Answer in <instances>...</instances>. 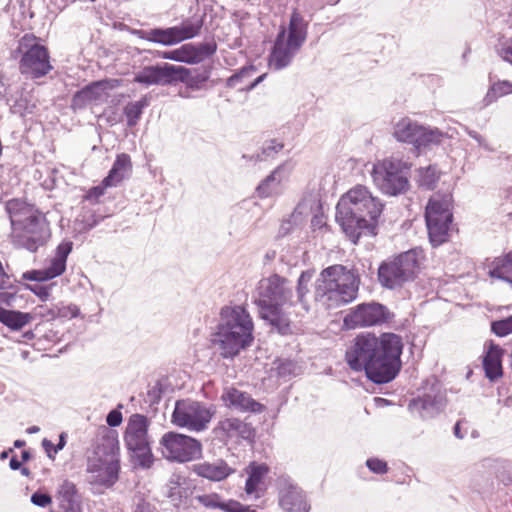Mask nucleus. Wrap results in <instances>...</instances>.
Masks as SVG:
<instances>
[{
  "mask_svg": "<svg viewBox=\"0 0 512 512\" xmlns=\"http://www.w3.org/2000/svg\"><path fill=\"white\" fill-rule=\"evenodd\" d=\"M402 337L395 333L357 335L345 353L348 366L357 372L364 371L375 384H387L399 374L402 366Z\"/></svg>",
  "mask_w": 512,
  "mask_h": 512,
  "instance_id": "obj_1",
  "label": "nucleus"
},
{
  "mask_svg": "<svg viewBox=\"0 0 512 512\" xmlns=\"http://www.w3.org/2000/svg\"><path fill=\"white\" fill-rule=\"evenodd\" d=\"M384 204L365 186H356L343 195L336 206L335 219L354 244L362 233L377 235L378 220Z\"/></svg>",
  "mask_w": 512,
  "mask_h": 512,
  "instance_id": "obj_2",
  "label": "nucleus"
},
{
  "mask_svg": "<svg viewBox=\"0 0 512 512\" xmlns=\"http://www.w3.org/2000/svg\"><path fill=\"white\" fill-rule=\"evenodd\" d=\"M254 341V323L243 305H225L220 309L219 320L212 342L220 349L224 359H233L249 348Z\"/></svg>",
  "mask_w": 512,
  "mask_h": 512,
  "instance_id": "obj_3",
  "label": "nucleus"
},
{
  "mask_svg": "<svg viewBox=\"0 0 512 512\" xmlns=\"http://www.w3.org/2000/svg\"><path fill=\"white\" fill-rule=\"evenodd\" d=\"M314 273V269L302 271L297 279L295 292L287 278L276 273L270 275L260 282L255 304L258 308L276 307L277 309L299 306L300 310L296 312L297 316L309 313L311 307L307 300V294L310 291L309 284Z\"/></svg>",
  "mask_w": 512,
  "mask_h": 512,
  "instance_id": "obj_4",
  "label": "nucleus"
},
{
  "mask_svg": "<svg viewBox=\"0 0 512 512\" xmlns=\"http://www.w3.org/2000/svg\"><path fill=\"white\" fill-rule=\"evenodd\" d=\"M20 206V201L16 199L9 201L6 206L12 226L20 229L14 242L18 247L36 252L40 247L46 245L51 237L49 223L39 210L26 213Z\"/></svg>",
  "mask_w": 512,
  "mask_h": 512,
  "instance_id": "obj_5",
  "label": "nucleus"
},
{
  "mask_svg": "<svg viewBox=\"0 0 512 512\" xmlns=\"http://www.w3.org/2000/svg\"><path fill=\"white\" fill-rule=\"evenodd\" d=\"M423 258V250L420 247H415L382 261L377 271L380 285L383 288L394 290L403 287L407 282L414 281Z\"/></svg>",
  "mask_w": 512,
  "mask_h": 512,
  "instance_id": "obj_6",
  "label": "nucleus"
},
{
  "mask_svg": "<svg viewBox=\"0 0 512 512\" xmlns=\"http://www.w3.org/2000/svg\"><path fill=\"white\" fill-rule=\"evenodd\" d=\"M150 424V419L144 414L135 413L128 419L123 440L134 468L147 470L155 462L148 434Z\"/></svg>",
  "mask_w": 512,
  "mask_h": 512,
  "instance_id": "obj_7",
  "label": "nucleus"
},
{
  "mask_svg": "<svg viewBox=\"0 0 512 512\" xmlns=\"http://www.w3.org/2000/svg\"><path fill=\"white\" fill-rule=\"evenodd\" d=\"M424 217L431 245L438 247L447 242L453 221L451 195L431 197L425 207Z\"/></svg>",
  "mask_w": 512,
  "mask_h": 512,
  "instance_id": "obj_8",
  "label": "nucleus"
},
{
  "mask_svg": "<svg viewBox=\"0 0 512 512\" xmlns=\"http://www.w3.org/2000/svg\"><path fill=\"white\" fill-rule=\"evenodd\" d=\"M410 164L397 158H386L374 165L372 178L382 193L398 196L408 191Z\"/></svg>",
  "mask_w": 512,
  "mask_h": 512,
  "instance_id": "obj_9",
  "label": "nucleus"
},
{
  "mask_svg": "<svg viewBox=\"0 0 512 512\" xmlns=\"http://www.w3.org/2000/svg\"><path fill=\"white\" fill-rule=\"evenodd\" d=\"M17 51L22 53L19 62L22 74H29L32 78H40L53 69L48 48L41 44L33 34H25L19 40Z\"/></svg>",
  "mask_w": 512,
  "mask_h": 512,
  "instance_id": "obj_10",
  "label": "nucleus"
},
{
  "mask_svg": "<svg viewBox=\"0 0 512 512\" xmlns=\"http://www.w3.org/2000/svg\"><path fill=\"white\" fill-rule=\"evenodd\" d=\"M393 136L398 142L411 144L419 153L432 145H439L444 133L438 128L425 127L404 117L394 125Z\"/></svg>",
  "mask_w": 512,
  "mask_h": 512,
  "instance_id": "obj_11",
  "label": "nucleus"
},
{
  "mask_svg": "<svg viewBox=\"0 0 512 512\" xmlns=\"http://www.w3.org/2000/svg\"><path fill=\"white\" fill-rule=\"evenodd\" d=\"M162 456L176 463L191 462L202 457V443L183 433L168 431L159 441Z\"/></svg>",
  "mask_w": 512,
  "mask_h": 512,
  "instance_id": "obj_12",
  "label": "nucleus"
},
{
  "mask_svg": "<svg viewBox=\"0 0 512 512\" xmlns=\"http://www.w3.org/2000/svg\"><path fill=\"white\" fill-rule=\"evenodd\" d=\"M214 411L199 401L177 400L171 415V422L177 427L200 432L207 428Z\"/></svg>",
  "mask_w": 512,
  "mask_h": 512,
  "instance_id": "obj_13",
  "label": "nucleus"
},
{
  "mask_svg": "<svg viewBox=\"0 0 512 512\" xmlns=\"http://www.w3.org/2000/svg\"><path fill=\"white\" fill-rule=\"evenodd\" d=\"M446 403V394L441 383L432 379L427 380L422 392L409 401L408 409L412 413H417L422 420H430L444 411Z\"/></svg>",
  "mask_w": 512,
  "mask_h": 512,
  "instance_id": "obj_14",
  "label": "nucleus"
},
{
  "mask_svg": "<svg viewBox=\"0 0 512 512\" xmlns=\"http://www.w3.org/2000/svg\"><path fill=\"white\" fill-rule=\"evenodd\" d=\"M319 6H308L307 0H297L292 8L288 26L281 25L279 31L284 32V41L288 46H297L301 49L308 35L309 21Z\"/></svg>",
  "mask_w": 512,
  "mask_h": 512,
  "instance_id": "obj_15",
  "label": "nucleus"
},
{
  "mask_svg": "<svg viewBox=\"0 0 512 512\" xmlns=\"http://www.w3.org/2000/svg\"><path fill=\"white\" fill-rule=\"evenodd\" d=\"M395 317L388 307L382 303L371 301L358 304L344 317V325L356 327L377 326L389 322Z\"/></svg>",
  "mask_w": 512,
  "mask_h": 512,
  "instance_id": "obj_16",
  "label": "nucleus"
},
{
  "mask_svg": "<svg viewBox=\"0 0 512 512\" xmlns=\"http://www.w3.org/2000/svg\"><path fill=\"white\" fill-rule=\"evenodd\" d=\"M120 85L119 79L105 78L95 80L81 89L77 90L71 99V108L75 110H82L90 103H96L103 98V95L108 90H113Z\"/></svg>",
  "mask_w": 512,
  "mask_h": 512,
  "instance_id": "obj_17",
  "label": "nucleus"
},
{
  "mask_svg": "<svg viewBox=\"0 0 512 512\" xmlns=\"http://www.w3.org/2000/svg\"><path fill=\"white\" fill-rule=\"evenodd\" d=\"M279 506L283 512H309L310 504L305 492L298 485L284 480L279 488Z\"/></svg>",
  "mask_w": 512,
  "mask_h": 512,
  "instance_id": "obj_18",
  "label": "nucleus"
},
{
  "mask_svg": "<svg viewBox=\"0 0 512 512\" xmlns=\"http://www.w3.org/2000/svg\"><path fill=\"white\" fill-rule=\"evenodd\" d=\"M175 72L173 64L148 65L134 73L133 82L144 86L172 85V78Z\"/></svg>",
  "mask_w": 512,
  "mask_h": 512,
  "instance_id": "obj_19",
  "label": "nucleus"
},
{
  "mask_svg": "<svg viewBox=\"0 0 512 512\" xmlns=\"http://www.w3.org/2000/svg\"><path fill=\"white\" fill-rule=\"evenodd\" d=\"M175 73L172 78V85L181 82L185 83L186 88L192 91L200 90L209 80L212 66H202L200 68H187L185 66L173 65Z\"/></svg>",
  "mask_w": 512,
  "mask_h": 512,
  "instance_id": "obj_20",
  "label": "nucleus"
},
{
  "mask_svg": "<svg viewBox=\"0 0 512 512\" xmlns=\"http://www.w3.org/2000/svg\"><path fill=\"white\" fill-rule=\"evenodd\" d=\"M191 472L212 482H221L235 472V469L221 459L204 460L191 466Z\"/></svg>",
  "mask_w": 512,
  "mask_h": 512,
  "instance_id": "obj_21",
  "label": "nucleus"
},
{
  "mask_svg": "<svg viewBox=\"0 0 512 512\" xmlns=\"http://www.w3.org/2000/svg\"><path fill=\"white\" fill-rule=\"evenodd\" d=\"M221 399L225 405L239 412L261 413L265 406L253 399L247 392L234 387L224 389Z\"/></svg>",
  "mask_w": 512,
  "mask_h": 512,
  "instance_id": "obj_22",
  "label": "nucleus"
},
{
  "mask_svg": "<svg viewBox=\"0 0 512 512\" xmlns=\"http://www.w3.org/2000/svg\"><path fill=\"white\" fill-rule=\"evenodd\" d=\"M299 50L297 46H288L284 32L278 31L269 54V66L276 71L286 68Z\"/></svg>",
  "mask_w": 512,
  "mask_h": 512,
  "instance_id": "obj_23",
  "label": "nucleus"
},
{
  "mask_svg": "<svg viewBox=\"0 0 512 512\" xmlns=\"http://www.w3.org/2000/svg\"><path fill=\"white\" fill-rule=\"evenodd\" d=\"M259 316L271 328L281 336L292 334L291 320L284 309L280 308H258Z\"/></svg>",
  "mask_w": 512,
  "mask_h": 512,
  "instance_id": "obj_24",
  "label": "nucleus"
},
{
  "mask_svg": "<svg viewBox=\"0 0 512 512\" xmlns=\"http://www.w3.org/2000/svg\"><path fill=\"white\" fill-rule=\"evenodd\" d=\"M57 496L63 512H82V495L72 481L64 480L58 487Z\"/></svg>",
  "mask_w": 512,
  "mask_h": 512,
  "instance_id": "obj_25",
  "label": "nucleus"
},
{
  "mask_svg": "<svg viewBox=\"0 0 512 512\" xmlns=\"http://www.w3.org/2000/svg\"><path fill=\"white\" fill-rule=\"evenodd\" d=\"M99 439L94 448L97 456H109L110 459L119 458L118 432L107 426H101L98 430Z\"/></svg>",
  "mask_w": 512,
  "mask_h": 512,
  "instance_id": "obj_26",
  "label": "nucleus"
},
{
  "mask_svg": "<svg viewBox=\"0 0 512 512\" xmlns=\"http://www.w3.org/2000/svg\"><path fill=\"white\" fill-rule=\"evenodd\" d=\"M503 349L495 344L493 341H490L487 351L483 356L482 366L485 372V376L490 381H496L503 375L502 369V356Z\"/></svg>",
  "mask_w": 512,
  "mask_h": 512,
  "instance_id": "obj_27",
  "label": "nucleus"
},
{
  "mask_svg": "<svg viewBox=\"0 0 512 512\" xmlns=\"http://www.w3.org/2000/svg\"><path fill=\"white\" fill-rule=\"evenodd\" d=\"M134 34L140 39L163 46H172L181 42V38L178 37V30L175 26L167 28L157 27L149 30H135Z\"/></svg>",
  "mask_w": 512,
  "mask_h": 512,
  "instance_id": "obj_28",
  "label": "nucleus"
},
{
  "mask_svg": "<svg viewBox=\"0 0 512 512\" xmlns=\"http://www.w3.org/2000/svg\"><path fill=\"white\" fill-rule=\"evenodd\" d=\"M132 171L131 157L127 153L116 156L112 167L104 177V185L117 187Z\"/></svg>",
  "mask_w": 512,
  "mask_h": 512,
  "instance_id": "obj_29",
  "label": "nucleus"
},
{
  "mask_svg": "<svg viewBox=\"0 0 512 512\" xmlns=\"http://www.w3.org/2000/svg\"><path fill=\"white\" fill-rule=\"evenodd\" d=\"M339 287L335 288L333 292L334 299L338 305H345L353 302L357 296L360 285V276L356 272L353 275H348L342 282L338 283Z\"/></svg>",
  "mask_w": 512,
  "mask_h": 512,
  "instance_id": "obj_30",
  "label": "nucleus"
},
{
  "mask_svg": "<svg viewBox=\"0 0 512 512\" xmlns=\"http://www.w3.org/2000/svg\"><path fill=\"white\" fill-rule=\"evenodd\" d=\"M491 278L499 279L512 286V251L496 257L488 271Z\"/></svg>",
  "mask_w": 512,
  "mask_h": 512,
  "instance_id": "obj_31",
  "label": "nucleus"
},
{
  "mask_svg": "<svg viewBox=\"0 0 512 512\" xmlns=\"http://www.w3.org/2000/svg\"><path fill=\"white\" fill-rule=\"evenodd\" d=\"M32 320L33 315L29 312L5 309L0 305V323L10 330L19 331Z\"/></svg>",
  "mask_w": 512,
  "mask_h": 512,
  "instance_id": "obj_32",
  "label": "nucleus"
},
{
  "mask_svg": "<svg viewBox=\"0 0 512 512\" xmlns=\"http://www.w3.org/2000/svg\"><path fill=\"white\" fill-rule=\"evenodd\" d=\"M283 165L276 167L257 186L256 191L260 198H268L278 193L283 180Z\"/></svg>",
  "mask_w": 512,
  "mask_h": 512,
  "instance_id": "obj_33",
  "label": "nucleus"
},
{
  "mask_svg": "<svg viewBox=\"0 0 512 512\" xmlns=\"http://www.w3.org/2000/svg\"><path fill=\"white\" fill-rule=\"evenodd\" d=\"M216 51L217 44L213 39L200 43H187L188 61L191 65L203 62L213 56Z\"/></svg>",
  "mask_w": 512,
  "mask_h": 512,
  "instance_id": "obj_34",
  "label": "nucleus"
},
{
  "mask_svg": "<svg viewBox=\"0 0 512 512\" xmlns=\"http://www.w3.org/2000/svg\"><path fill=\"white\" fill-rule=\"evenodd\" d=\"M269 468L266 464L251 462L246 468L247 479L245 481V492L252 495L257 492L260 483L264 480Z\"/></svg>",
  "mask_w": 512,
  "mask_h": 512,
  "instance_id": "obj_35",
  "label": "nucleus"
},
{
  "mask_svg": "<svg viewBox=\"0 0 512 512\" xmlns=\"http://www.w3.org/2000/svg\"><path fill=\"white\" fill-rule=\"evenodd\" d=\"M205 17V12L200 16L195 14L192 17L183 19L179 25L175 26V28L178 30V37L181 38V42L184 40L192 39L199 35L204 25Z\"/></svg>",
  "mask_w": 512,
  "mask_h": 512,
  "instance_id": "obj_36",
  "label": "nucleus"
},
{
  "mask_svg": "<svg viewBox=\"0 0 512 512\" xmlns=\"http://www.w3.org/2000/svg\"><path fill=\"white\" fill-rule=\"evenodd\" d=\"M222 428L228 433H236L242 439L253 443L256 437V430L250 424L238 418H227L221 422Z\"/></svg>",
  "mask_w": 512,
  "mask_h": 512,
  "instance_id": "obj_37",
  "label": "nucleus"
},
{
  "mask_svg": "<svg viewBox=\"0 0 512 512\" xmlns=\"http://www.w3.org/2000/svg\"><path fill=\"white\" fill-rule=\"evenodd\" d=\"M150 104V97L148 95L142 96L138 101L128 102L124 109L123 113L126 117V122L128 127H134L137 125L140 120L143 111Z\"/></svg>",
  "mask_w": 512,
  "mask_h": 512,
  "instance_id": "obj_38",
  "label": "nucleus"
},
{
  "mask_svg": "<svg viewBox=\"0 0 512 512\" xmlns=\"http://www.w3.org/2000/svg\"><path fill=\"white\" fill-rule=\"evenodd\" d=\"M283 148L284 144L282 142L270 139L262 144L260 152L250 156L244 154L243 158L255 162L267 161L268 159H273Z\"/></svg>",
  "mask_w": 512,
  "mask_h": 512,
  "instance_id": "obj_39",
  "label": "nucleus"
},
{
  "mask_svg": "<svg viewBox=\"0 0 512 512\" xmlns=\"http://www.w3.org/2000/svg\"><path fill=\"white\" fill-rule=\"evenodd\" d=\"M356 272L358 271L355 269H348L344 265L335 264L323 269L320 275L328 281L330 286L337 288L339 287L338 283L342 282L344 278H348V275H353Z\"/></svg>",
  "mask_w": 512,
  "mask_h": 512,
  "instance_id": "obj_40",
  "label": "nucleus"
},
{
  "mask_svg": "<svg viewBox=\"0 0 512 512\" xmlns=\"http://www.w3.org/2000/svg\"><path fill=\"white\" fill-rule=\"evenodd\" d=\"M439 181V175L433 166L418 169L417 183L420 187L433 190Z\"/></svg>",
  "mask_w": 512,
  "mask_h": 512,
  "instance_id": "obj_41",
  "label": "nucleus"
},
{
  "mask_svg": "<svg viewBox=\"0 0 512 512\" xmlns=\"http://www.w3.org/2000/svg\"><path fill=\"white\" fill-rule=\"evenodd\" d=\"M512 93V82L508 80L498 81L494 83L488 90L484 101L486 105L491 104L499 97Z\"/></svg>",
  "mask_w": 512,
  "mask_h": 512,
  "instance_id": "obj_42",
  "label": "nucleus"
},
{
  "mask_svg": "<svg viewBox=\"0 0 512 512\" xmlns=\"http://www.w3.org/2000/svg\"><path fill=\"white\" fill-rule=\"evenodd\" d=\"M120 460L119 458L109 459L105 464L102 475L104 476V487H112L119 479Z\"/></svg>",
  "mask_w": 512,
  "mask_h": 512,
  "instance_id": "obj_43",
  "label": "nucleus"
},
{
  "mask_svg": "<svg viewBox=\"0 0 512 512\" xmlns=\"http://www.w3.org/2000/svg\"><path fill=\"white\" fill-rule=\"evenodd\" d=\"M166 496L169 498L174 507H180L183 499L186 497V489L180 487L177 479L171 478L168 484Z\"/></svg>",
  "mask_w": 512,
  "mask_h": 512,
  "instance_id": "obj_44",
  "label": "nucleus"
},
{
  "mask_svg": "<svg viewBox=\"0 0 512 512\" xmlns=\"http://www.w3.org/2000/svg\"><path fill=\"white\" fill-rule=\"evenodd\" d=\"M335 291V288L333 286H330L328 281L326 279H323L321 275H319L318 279L315 282V289H314V298L316 301H322L325 297H327L328 300L333 301L334 296L333 292Z\"/></svg>",
  "mask_w": 512,
  "mask_h": 512,
  "instance_id": "obj_45",
  "label": "nucleus"
},
{
  "mask_svg": "<svg viewBox=\"0 0 512 512\" xmlns=\"http://www.w3.org/2000/svg\"><path fill=\"white\" fill-rule=\"evenodd\" d=\"M155 56L167 59V60H173L176 62H182L189 64L188 61V52H187V43L183 44L179 48L169 50V51H157Z\"/></svg>",
  "mask_w": 512,
  "mask_h": 512,
  "instance_id": "obj_46",
  "label": "nucleus"
},
{
  "mask_svg": "<svg viewBox=\"0 0 512 512\" xmlns=\"http://www.w3.org/2000/svg\"><path fill=\"white\" fill-rule=\"evenodd\" d=\"M491 332L498 337H505L512 333V315L490 323Z\"/></svg>",
  "mask_w": 512,
  "mask_h": 512,
  "instance_id": "obj_47",
  "label": "nucleus"
},
{
  "mask_svg": "<svg viewBox=\"0 0 512 512\" xmlns=\"http://www.w3.org/2000/svg\"><path fill=\"white\" fill-rule=\"evenodd\" d=\"M274 364L276 365L277 375L281 378L296 375L298 368L297 363L291 359H277Z\"/></svg>",
  "mask_w": 512,
  "mask_h": 512,
  "instance_id": "obj_48",
  "label": "nucleus"
},
{
  "mask_svg": "<svg viewBox=\"0 0 512 512\" xmlns=\"http://www.w3.org/2000/svg\"><path fill=\"white\" fill-rule=\"evenodd\" d=\"M256 71V67L248 65L240 68L226 80V87L235 88L246 77H250Z\"/></svg>",
  "mask_w": 512,
  "mask_h": 512,
  "instance_id": "obj_49",
  "label": "nucleus"
},
{
  "mask_svg": "<svg viewBox=\"0 0 512 512\" xmlns=\"http://www.w3.org/2000/svg\"><path fill=\"white\" fill-rule=\"evenodd\" d=\"M57 305H53L52 307H48L47 305H38L34 308L33 319L39 318L45 321H52L57 319Z\"/></svg>",
  "mask_w": 512,
  "mask_h": 512,
  "instance_id": "obj_50",
  "label": "nucleus"
},
{
  "mask_svg": "<svg viewBox=\"0 0 512 512\" xmlns=\"http://www.w3.org/2000/svg\"><path fill=\"white\" fill-rule=\"evenodd\" d=\"M23 286L26 290H29L33 294H35L41 301L45 302L50 297L53 284L44 285L42 283H35V284L25 283V284H23Z\"/></svg>",
  "mask_w": 512,
  "mask_h": 512,
  "instance_id": "obj_51",
  "label": "nucleus"
},
{
  "mask_svg": "<svg viewBox=\"0 0 512 512\" xmlns=\"http://www.w3.org/2000/svg\"><path fill=\"white\" fill-rule=\"evenodd\" d=\"M195 500L207 509H219L221 497L217 493L201 494L195 496Z\"/></svg>",
  "mask_w": 512,
  "mask_h": 512,
  "instance_id": "obj_52",
  "label": "nucleus"
},
{
  "mask_svg": "<svg viewBox=\"0 0 512 512\" xmlns=\"http://www.w3.org/2000/svg\"><path fill=\"white\" fill-rule=\"evenodd\" d=\"M66 266H67V262L65 260H62V259L54 256L51 259L50 264L45 268H46L48 274L50 275V277L52 279H54L58 276H61L65 272Z\"/></svg>",
  "mask_w": 512,
  "mask_h": 512,
  "instance_id": "obj_53",
  "label": "nucleus"
},
{
  "mask_svg": "<svg viewBox=\"0 0 512 512\" xmlns=\"http://www.w3.org/2000/svg\"><path fill=\"white\" fill-rule=\"evenodd\" d=\"M22 279L28 280V281H34L37 283H42V282L52 280V278L48 274L46 268L28 270L22 274Z\"/></svg>",
  "mask_w": 512,
  "mask_h": 512,
  "instance_id": "obj_54",
  "label": "nucleus"
},
{
  "mask_svg": "<svg viewBox=\"0 0 512 512\" xmlns=\"http://www.w3.org/2000/svg\"><path fill=\"white\" fill-rule=\"evenodd\" d=\"M366 467L374 474L377 475H383L388 472V464L385 460L377 458V457H370L366 460Z\"/></svg>",
  "mask_w": 512,
  "mask_h": 512,
  "instance_id": "obj_55",
  "label": "nucleus"
},
{
  "mask_svg": "<svg viewBox=\"0 0 512 512\" xmlns=\"http://www.w3.org/2000/svg\"><path fill=\"white\" fill-rule=\"evenodd\" d=\"M30 500L33 505L41 508H45L52 503V497L48 493L40 490L32 493Z\"/></svg>",
  "mask_w": 512,
  "mask_h": 512,
  "instance_id": "obj_56",
  "label": "nucleus"
},
{
  "mask_svg": "<svg viewBox=\"0 0 512 512\" xmlns=\"http://www.w3.org/2000/svg\"><path fill=\"white\" fill-rule=\"evenodd\" d=\"M57 317L58 318H76L80 314V309L75 304H70L67 306H59L57 305Z\"/></svg>",
  "mask_w": 512,
  "mask_h": 512,
  "instance_id": "obj_57",
  "label": "nucleus"
},
{
  "mask_svg": "<svg viewBox=\"0 0 512 512\" xmlns=\"http://www.w3.org/2000/svg\"><path fill=\"white\" fill-rule=\"evenodd\" d=\"M119 408H122L121 404L118 408L110 410L106 415V423L110 429L120 426L123 421V415Z\"/></svg>",
  "mask_w": 512,
  "mask_h": 512,
  "instance_id": "obj_58",
  "label": "nucleus"
},
{
  "mask_svg": "<svg viewBox=\"0 0 512 512\" xmlns=\"http://www.w3.org/2000/svg\"><path fill=\"white\" fill-rule=\"evenodd\" d=\"M10 281L13 284V288L12 289H0V302L9 307H13L16 296H17V288L14 284L15 281H12L11 279H10Z\"/></svg>",
  "mask_w": 512,
  "mask_h": 512,
  "instance_id": "obj_59",
  "label": "nucleus"
},
{
  "mask_svg": "<svg viewBox=\"0 0 512 512\" xmlns=\"http://www.w3.org/2000/svg\"><path fill=\"white\" fill-rule=\"evenodd\" d=\"M219 509L224 512H244L247 510V505H243L239 501L233 499L227 501L221 500Z\"/></svg>",
  "mask_w": 512,
  "mask_h": 512,
  "instance_id": "obj_60",
  "label": "nucleus"
},
{
  "mask_svg": "<svg viewBox=\"0 0 512 512\" xmlns=\"http://www.w3.org/2000/svg\"><path fill=\"white\" fill-rule=\"evenodd\" d=\"M111 188V186L104 185V179L97 186L91 187L85 195V199L90 202H97L98 199L104 195L105 190Z\"/></svg>",
  "mask_w": 512,
  "mask_h": 512,
  "instance_id": "obj_61",
  "label": "nucleus"
},
{
  "mask_svg": "<svg viewBox=\"0 0 512 512\" xmlns=\"http://www.w3.org/2000/svg\"><path fill=\"white\" fill-rule=\"evenodd\" d=\"M497 54L506 62L512 64V40L508 42H500L495 46Z\"/></svg>",
  "mask_w": 512,
  "mask_h": 512,
  "instance_id": "obj_62",
  "label": "nucleus"
},
{
  "mask_svg": "<svg viewBox=\"0 0 512 512\" xmlns=\"http://www.w3.org/2000/svg\"><path fill=\"white\" fill-rule=\"evenodd\" d=\"M163 392L164 389L161 381H157L155 385L151 387L147 392V397L150 404H158L162 398Z\"/></svg>",
  "mask_w": 512,
  "mask_h": 512,
  "instance_id": "obj_63",
  "label": "nucleus"
},
{
  "mask_svg": "<svg viewBox=\"0 0 512 512\" xmlns=\"http://www.w3.org/2000/svg\"><path fill=\"white\" fill-rule=\"evenodd\" d=\"M72 249L73 242L71 240H64L56 247L55 256L67 262V258L72 252Z\"/></svg>",
  "mask_w": 512,
  "mask_h": 512,
  "instance_id": "obj_64",
  "label": "nucleus"
}]
</instances>
